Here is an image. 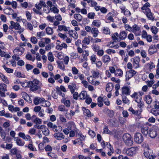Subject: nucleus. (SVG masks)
I'll return each instance as SVG.
<instances>
[{"label": "nucleus", "instance_id": "49", "mask_svg": "<svg viewBox=\"0 0 159 159\" xmlns=\"http://www.w3.org/2000/svg\"><path fill=\"white\" fill-rule=\"evenodd\" d=\"M58 109L59 111H68V109L66 108L65 106L62 105H59Z\"/></svg>", "mask_w": 159, "mask_h": 159}, {"label": "nucleus", "instance_id": "6", "mask_svg": "<svg viewBox=\"0 0 159 159\" xmlns=\"http://www.w3.org/2000/svg\"><path fill=\"white\" fill-rule=\"evenodd\" d=\"M134 140L136 143L140 144L143 141V138L141 133H137L134 136Z\"/></svg>", "mask_w": 159, "mask_h": 159}, {"label": "nucleus", "instance_id": "33", "mask_svg": "<svg viewBox=\"0 0 159 159\" xmlns=\"http://www.w3.org/2000/svg\"><path fill=\"white\" fill-rule=\"evenodd\" d=\"M22 98L26 101L30 102L29 100L30 99V97L25 92H22L21 93Z\"/></svg>", "mask_w": 159, "mask_h": 159}, {"label": "nucleus", "instance_id": "46", "mask_svg": "<svg viewBox=\"0 0 159 159\" xmlns=\"http://www.w3.org/2000/svg\"><path fill=\"white\" fill-rule=\"evenodd\" d=\"M74 17L79 22L81 21L82 19V16L79 14H75L74 15Z\"/></svg>", "mask_w": 159, "mask_h": 159}, {"label": "nucleus", "instance_id": "42", "mask_svg": "<svg viewBox=\"0 0 159 159\" xmlns=\"http://www.w3.org/2000/svg\"><path fill=\"white\" fill-rule=\"evenodd\" d=\"M13 11V10L11 7L6 8L3 10L4 13L7 15L11 14Z\"/></svg>", "mask_w": 159, "mask_h": 159}, {"label": "nucleus", "instance_id": "5", "mask_svg": "<svg viewBox=\"0 0 159 159\" xmlns=\"http://www.w3.org/2000/svg\"><path fill=\"white\" fill-rule=\"evenodd\" d=\"M139 148L137 147H132L126 150L125 153L128 156H132L136 153Z\"/></svg>", "mask_w": 159, "mask_h": 159}, {"label": "nucleus", "instance_id": "11", "mask_svg": "<svg viewBox=\"0 0 159 159\" xmlns=\"http://www.w3.org/2000/svg\"><path fill=\"white\" fill-rule=\"evenodd\" d=\"M25 49L22 47H18L16 48L13 51L14 53L17 55H21L24 52Z\"/></svg>", "mask_w": 159, "mask_h": 159}, {"label": "nucleus", "instance_id": "40", "mask_svg": "<svg viewBox=\"0 0 159 159\" xmlns=\"http://www.w3.org/2000/svg\"><path fill=\"white\" fill-rule=\"evenodd\" d=\"M7 85L4 83H0V91H2L3 92H5L7 91Z\"/></svg>", "mask_w": 159, "mask_h": 159}, {"label": "nucleus", "instance_id": "20", "mask_svg": "<svg viewBox=\"0 0 159 159\" xmlns=\"http://www.w3.org/2000/svg\"><path fill=\"white\" fill-rule=\"evenodd\" d=\"M128 111L131 112L133 114L136 116H139L141 113V111L140 110H135L132 107H129Z\"/></svg>", "mask_w": 159, "mask_h": 159}, {"label": "nucleus", "instance_id": "1", "mask_svg": "<svg viewBox=\"0 0 159 159\" xmlns=\"http://www.w3.org/2000/svg\"><path fill=\"white\" fill-rule=\"evenodd\" d=\"M16 82L17 83V84H20L24 87L30 88V90L33 92L36 91L40 88V86L38 85L40 81L37 79H34L32 81H30L28 82L16 81Z\"/></svg>", "mask_w": 159, "mask_h": 159}, {"label": "nucleus", "instance_id": "35", "mask_svg": "<svg viewBox=\"0 0 159 159\" xmlns=\"http://www.w3.org/2000/svg\"><path fill=\"white\" fill-rule=\"evenodd\" d=\"M83 110L84 113L86 114V116L88 117H91L93 116V114L91 113L89 110L84 107H83Z\"/></svg>", "mask_w": 159, "mask_h": 159}, {"label": "nucleus", "instance_id": "32", "mask_svg": "<svg viewBox=\"0 0 159 159\" xmlns=\"http://www.w3.org/2000/svg\"><path fill=\"white\" fill-rule=\"evenodd\" d=\"M130 93L129 89L127 87H123L122 88V95L125 94L129 95Z\"/></svg>", "mask_w": 159, "mask_h": 159}, {"label": "nucleus", "instance_id": "50", "mask_svg": "<svg viewBox=\"0 0 159 159\" xmlns=\"http://www.w3.org/2000/svg\"><path fill=\"white\" fill-rule=\"evenodd\" d=\"M96 16L95 14L93 12H91L87 14V17L88 18L93 19L95 18V17Z\"/></svg>", "mask_w": 159, "mask_h": 159}, {"label": "nucleus", "instance_id": "39", "mask_svg": "<svg viewBox=\"0 0 159 159\" xmlns=\"http://www.w3.org/2000/svg\"><path fill=\"white\" fill-rule=\"evenodd\" d=\"M113 86L112 84L109 83L106 85V90L107 92H110L112 90Z\"/></svg>", "mask_w": 159, "mask_h": 159}, {"label": "nucleus", "instance_id": "38", "mask_svg": "<svg viewBox=\"0 0 159 159\" xmlns=\"http://www.w3.org/2000/svg\"><path fill=\"white\" fill-rule=\"evenodd\" d=\"M122 101L124 103L129 104V100L126 97V96L124 94H123L122 95Z\"/></svg>", "mask_w": 159, "mask_h": 159}, {"label": "nucleus", "instance_id": "24", "mask_svg": "<svg viewBox=\"0 0 159 159\" xmlns=\"http://www.w3.org/2000/svg\"><path fill=\"white\" fill-rule=\"evenodd\" d=\"M61 102L63 103L64 105L67 107H69L70 106V102L69 100H66L65 98H62L61 100Z\"/></svg>", "mask_w": 159, "mask_h": 159}, {"label": "nucleus", "instance_id": "37", "mask_svg": "<svg viewBox=\"0 0 159 159\" xmlns=\"http://www.w3.org/2000/svg\"><path fill=\"white\" fill-rule=\"evenodd\" d=\"M87 93L85 91H82L79 94V97L81 100L85 99L87 97Z\"/></svg>", "mask_w": 159, "mask_h": 159}, {"label": "nucleus", "instance_id": "60", "mask_svg": "<svg viewBox=\"0 0 159 159\" xmlns=\"http://www.w3.org/2000/svg\"><path fill=\"white\" fill-rule=\"evenodd\" d=\"M82 43L87 45L89 44L90 43L89 39L88 37H85L82 41Z\"/></svg>", "mask_w": 159, "mask_h": 159}, {"label": "nucleus", "instance_id": "4", "mask_svg": "<svg viewBox=\"0 0 159 159\" xmlns=\"http://www.w3.org/2000/svg\"><path fill=\"white\" fill-rule=\"evenodd\" d=\"M124 141L126 145L131 146L133 143L132 138L131 135L129 134H125L123 136Z\"/></svg>", "mask_w": 159, "mask_h": 159}, {"label": "nucleus", "instance_id": "2", "mask_svg": "<svg viewBox=\"0 0 159 159\" xmlns=\"http://www.w3.org/2000/svg\"><path fill=\"white\" fill-rule=\"evenodd\" d=\"M131 97L134 99V101L137 103V106L140 108L143 107L144 103L142 100V94L140 92H134L130 96Z\"/></svg>", "mask_w": 159, "mask_h": 159}, {"label": "nucleus", "instance_id": "63", "mask_svg": "<svg viewBox=\"0 0 159 159\" xmlns=\"http://www.w3.org/2000/svg\"><path fill=\"white\" fill-rule=\"evenodd\" d=\"M156 52L155 49L153 47H150L148 50V53L150 55L153 54Z\"/></svg>", "mask_w": 159, "mask_h": 159}, {"label": "nucleus", "instance_id": "59", "mask_svg": "<svg viewBox=\"0 0 159 159\" xmlns=\"http://www.w3.org/2000/svg\"><path fill=\"white\" fill-rule=\"evenodd\" d=\"M2 67L8 73H12L13 72V70L12 69L7 68L4 65H3Z\"/></svg>", "mask_w": 159, "mask_h": 159}, {"label": "nucleus", "instance_id": "28", "mask_svg": "<svg viewBox=\"0 0 159 159\" xmlns=\"http://www.w3.org/2000/svg\"><path fill=\"white\" fill-rule=\"evenodd\" d=\"M123 74V72L122 70L120 69H116V71L115 73V75L117 77H121Z\"/></svg>", "mask_w": 159, "mask_h": 159}, {"label": "nucleus", "instance_id": "30", "mask_svg": "<svg viewBox=\"0 0 159 159\" xmlns=\"http://www.w3.org/2000/svg\"><path fill=\"white\" fill-rule=\"evenodd\" d=\"M0 77L4 83L7 84H9V81L7 77L1 72H0Z\"/></svg>", "mask_w": 159, "mask_h": 159}, {"label": "nucleus", "instance_id": "43", "mask_svg": "<svg viewBox=\"0 0 159 159\" xmlns=\"http://www.w3.org/2000/svg\"><path fill=\"white\" fill-rule=\"evenodd\" d=\"M104 100L103 98L101 97H99L98 98V105L99 107H101L103 105V102H104Z\"/></svg>", "mask_w": 159, "mask_h": 159}, {"label": "nucleus", "instance_id": "27", "mask_svg": "<svg viewBox=\"0 0 159 159\" xmlns=\"http://www.w3.org/2000/svg\"><path fill=\"white\" fill-rule=\"evenodd\" d=\"M89 51L88 50H84L82 53V57L83 59L87 61L88 59L87 57L89 55Z\"/></svg>", "mask_w": 159, "mask_h": 159}, {"label": "nucleus", "instance_id": "34", "mask_svg": "<svg viewBox=\"0 0 159 159\" xmlns=\"http://www.w3.org/2000/svg\"><path fill=\"white\" fill-rule=\"evenodd\" d=\"M62 129V127L61 126H57L56 125H54L52 130L56 132H61Z\"/></svg>", "mask_w": 159, "mask_h": 159}, {"label": "nucleus", "instance_id": "47", "mask_svg": "<svg viewBox=\"0 0 159 159\" xmlns=\"http://www.w3.org/2000/svg\"><path fill=\"white\" fill-rule=\"evenodd\" d=\"M102 31L103 33L106 34H108L110 33V30L108 27H103Z\"/></svg>", "mask_w": 159, "mask_h": 159}, {"label": "nucleus", "instance_id": "25", "mask_svg": "<svg viewBox=\"0 0 159 159\" xmlns=\"http://www.w3.org/2000/svg\"><path fill=\"white\" fill-rule=\"evenodd\" d=\"M144 100L146 103L148 104H150L152 102V99L149 95H147L144 97Z\"/></svg>", "mask_w": 159, "mask_h": 159}, {"label": "nucleus", "instance_id": "58", "mask_svg": "<svg viewBox=\"0 0 159 159\" xmlns=\"http://www.w3.org/2000/svg\"><path fill=\"white\" fill-rule=\"evenodd\" d=\"M103 133L109 134H111V132L109 130L108 127L107 126H105L104 127Z\"/></svg>", "mask_w": 159, "mask_h": 159}, {"label": "nucleus", "instance_id": "31", "mask_svg": "<svg viewBox=\"0 0 159 159\" xmlns=\"http://www.w3.org/2000/svg\"><path fill=\"white\" fill-rule=\"evenodd\" d=\"M44 127H42L41 129L43 132L44 135L45 136H47L49 135V131L48 128H46V126L44 125Z\"/></svg>", "mask_w": 159, "mask_h": 159}, {"label": "nucleus", "instance_id": "36", "mask_svg": "<svg viewBox=\"0 0 159 159\" xmlns=\"http://www.w3.org/2000/svg\"><path fill=\"white\" fill-rule=\"evenodd\" d=\"M67 47V44L65 43H62L61 44L57 45L56 46V49L57 50H61L63 48H66Z\"/></svg>", "mask_w": 159, "mask_h": 159}, {"label": "nucleus", "instance_id": "16", "mask_svg": "<svg viewBox=\"0 0 159 159\" xmlns=\"http://www.w3.org/2000/svg\"><path fill=\"white\" fill-rule=\"evenodd\" d=\"M91 32V34L93 35V37L94 38L97 37L99 33V31L98 29L95 27L92 28V30Z\"/></svg>", "mask_w": 159, "mask_h": 159}, {"label": "nucleus", "instance_id": "41", "mask_svg": "<svg viewBox=\"0 0 159 159\" xmlns=\"http://www.w3.org/2000/svg\"><path fill=\"white\" fill-rule=\"evenodd\" d=\"M119 34L117 32L111 34V38L114 41H116L118 39Z\"/></svg>", "mask_w": 159, "mask_h": 159}, {"label": "nucleus", "instance_id": "23", "mask_svg": "<svg viewBox=\"0 0 159 159\" xmlns=\"http://www.w3.org/2000/svg\"><path fill=\"white\" fill-rule=\"evenodd\" d=\"M68 128L70 130H75L76 129V125L73 121H70L68 122Z\"/></svg>", "mask_w": 159, "mask_h": 159}, {"label": "nucleus", "instance_id": "12", "mask_svg": "<svg viewBox=\"0 0 159 159\" xmlns=\"http://www.w3.org/2000/svg\"><path fill=\"white\" fill-rule=\"evenodd\" d=\"M45 99L43 98L37 97L34 98L33 100L34 103L35 105H37L39 103H43Z\"/></svg>", "mask_w": 159, "mask_h": 159}, {"label": "nucleus", "instance_id": "29", "mask_svg": "<svg viewBox=\"0 0 159 159\" xmlns=\"http://www.w3.org/2000/svg\"><path fill=\"white\" fill-rule=\"evenodd\" d=\"M58 30L60 31L64 30L65 31H68L69 29V28L66 27L64 25H58Z\"/></svg>", "mask_w": 159, "mask_h": 159}, {"label": "nucleus", "instance_id": "62", "mask_svg": "<svg viewBox=\"0 0 159 159\" xmlns=\"http://www.w3.org/2000/svg\"><path fill=\"white\" fill-rule=\"evenodd\" d=\"M125 77L126 80V81L129 80L130 78L132 77V76L131 75L130 73H129V71L126 72Z\"/></svg>", "mask_w": 159, "mask_h": 159}, {"label": "nucleus", "instance_id": "22", "mask_svg": "<svg viewBox=\"0 0 159 159\" xmlns=\"http://www.w3.org/2000/svg\"><path fill=\"white\" fill-rule=\"evenodd\" d=\"M111 58L108 55H105L102 57V61L103 62L106 64H107L110 61Z\"/></svg>", "mask_w": 159, "mask_h": 159}, {"label": "nucleus", "instance_id": "21", "mask_svg": "<svg viewBox=\"0 0 159 159\" xmlns=\"http://www.w3.org/2000/svg\"><path fill=\"white\" fill-rule=\"evenodd\" d=\"M127 35V34L125 32L122 31L119 34V38L120 40H123L126 38Z\"/></svg>", "mask_w": 159, "mask_h": 159}, {"label": "nucleus", "instance_id": "44", "mask_svg": "<svg viewBox=\"0 0 159 159\" xmlns=\"http://www.w3.org/2000/svg\"><path fill=\"white\" fill-rule=\"evenodd\" d=\"M48 60L51 62L54 61V58L52 53V52H49L48 54Z\"/></svg>", "mask_w": 159, "mask_h": 159}, {"label": "nucleus", "instance_id": "8", "mask_svg": "<svg viewBox=\"0 0 159 159\" xmlns=\"http://www.w3.org/2000/svg\"><path fill=\"white\" fill-rule=\"evenodd\" d=\"M11 25L9 27V29L10 30L14 29L15 30H17L20 29L21 26L20 24L18 22H15L12 21L10 22Z\"/></svg>", "mask_w": 159, "mask_h": 159}, {"label": "nucleus", "instance_id": "7", "mask_svg": "<svg viewBox=\"0 0 159 159\" xmlns=\"http://www.w3.org/2000/svg\"><path fill=\"white\" fill-rule=\"evenodd\" d=\"M132 29L131 32L134 33L136 36H137L140 35L141 30L140 27L138 25L136 24L132 26Z\"/></svg>", "mask_w": 159, "mask_h": 159}, {"label": "nucleus", "instance_id": "14", "mask_svg": "<svg viewBox=\"0 0 159 159\" xmlns=\"http://www.w3.org/2000/svg\"><path fill=\"white\" fill-rule=\"evenodd\" d=\"M54 137L57 140H61L65 138L64 135L60 132H56L53 135Z\"/></svg>", "mask_w": 159, "mask_h": 159}, {"label": "nucleus", "instance_id": "61", "mask_svg": "<svg viewBox=\"0 0 159 159\" xmlns=\"http://www.w3.org/2000/svg\"><path fill=\"white\" fill-rule=\"evenodd\" d=\"M33 122L35 124H40L42 123V120L38 118H36L33 120Z\"/></svg>", "mask_w": 159, "mask_h": 159}, {"label": "nucleus", "instance_id": "3", "mask_svg": "<svg viewBox=\"0 0 159 159\" xmlns=\"http://www.w3.org/2000/svg\"><path fill=\"white\" fill-rule=\"evenodd\" d=\"M159 132V127L156 125H154L148 130L149 136L152 138H155L156 137Z\"/></svg>", "mask_w": 159, "mask_h": 159}, {"label": "nucleus", "instance_id": "15", "mask_svg": "<svg viewBox=\"0 0 159 159\" xmlns=\"http://www.w3.org/2000/svg\"><path fill=\"white\" fill-rule=\"evenodd\" d=\"M68 33L70 37H73L74 39H76L78 37V35L77 32L75 30H69L68 31Z\"/></svg>", "mask_w": 159, "mask_h": 159}, {"label": "nucleus", "instance_id": "57", "mask_svg": "<svg viewBox=\"0 0 159 159\" xmlns=\"http://www.w3.org/2000/svg\"><path fill=\"white\" fill-rule=\"evenodd\" d=\"M99 75V71L97 70L93 71L92 72V75L93 77L94 78L98 77Z\"/></svg>", "mask_w": 159, "mask_h": 159}, {"label": "nucleus", "instance_id": "10", "mask_svg": "<svg viewBox=\"0 0 159 159\" xmlns=\"http://www.w3.org/2000/svg\"><path fill=\"white\" fill-rule=\"evenodd\" d=\"M133 65L134 69L139 68L140 67V59L139 57H134L133 59Z\"/></svg>", "mask_w": 159, "mask_h": 159}, {"label": "nucleus", "instance_id": "56", "mask_svg": "<svg viewBox=\"0 0 159 159\" xmlns=\"http://www.w3.org/2000/svg\"><path fill=\"white\" fill-rule=\"evenodd\" d=\"M26 59L30 61H34L35 60V58H33L32 55L29 53L27 54L25 56Z\"/></svg>", "mask_w": 159, "mask_h": 159}, {"label": "nucleus", "instance_id": "18", "mask_svg": "<svg viewBox=\"0 0 159 159\" xmlns=\"http://www.w3.org/2000/svg\"><path fill=\"white\" fill-rule=\"evenodd\" d=\"M25 147H27L30 151H37V149L33 145L32 141V140L30 142L28 145H26Z\"/></svg>", "mask_w": 159, "mask_h": 159}, {"label": "nucleus", "instance_id": "54", "mask_svg": "<svg viewBox=\"0 0 159 159\" xmlns=\"http://www.w3.org/2000/svg\"><path fill=\"white\" fill-rule=\"evenodd\" d=\"M90 60L92 64L95 63L96 61V56L93 54L90 57Z\"/></svg>", "mask_w": 159, "mask_h": 159}, {"label": "nucleus", "instance_id": "9", "mask_svg": "<svg viewBox=\"0 0 159 159\" xmlns=\"http://www.w3.org/2000/svg\"><path fill=\"white\" fill-rule=\"evenodd\" d=\"M115 16V14L113 12H110L108 13L106 16L107 21H106V23H110L108 21L110 20L112 22H114V19L113 17Z\"/></svg>", "mask_w": 159, "mask_h": 159}, {"label": "nucleus", "instance_id": "13", "mask_svg": "<svg viewBox=\"0 0 159 159\" xmlns=\"http://www.w3.org/2000/svg\"><path fill=\"white\" fill-rule=\"evenodd\" d=\"M144 14L146 15L149 20L153 21L155 20L154 14L152 13L151 10L147 12H145V13Z\"/></svg>", "mask_w": 159, "mask_h": 159}, {"label": "nucleus", "instance_id": "53", "mask_svg": "<svg viewBox=\"0 0 159 159\" xmlns=\"http://www.w3.org/2000/svg\"><path fill=\"white\" fill-rule=\"evenodd\" d=\"M58 67L61 70H65V66L62 61L58 62H57Z\"/></svg>", "mask_w": 159, "mask_h": 159}, {"label": "nucleus", "instance_id": "55", "mask_svg": "<svg viewBox=\"0 0 159 159\" xmlns=\"http://www.w3.org/2000/svg\"><path fill=\"white\" fill-rule=\"evenodd\" d=\"M148 128L147 127L142 128L141 129L142 133L144 135H147L148 134Z\"/></svg>", "mask_w": 159, "mask_h": 159}, {"label": "nucleus", "instance_id": "48", "mask_svg": "<svg viewBox=\"0 0 159 159\" xmlns=\"http://www.w3.org/2000/svg\"><path fill=\"white\" fill-rule=\"evenodd\" d=\"M46 31L47 34L48 35H52L53 33V31L52 28L49 27L46 28Z\"/></svg>", "mask_w": 159, "mask_h": 159}, {"label": "nucleus", "instance_id": "51", "mask_svg": "<svg viewBox=\"0 0 159 159\" xmlns=\"http://www.w3.org/2000/svg\"><path fill=\"white\" fill-rule=\"evenodd\" d=\"M151 29L152 33L154 35L156 34L158 32V29L155 26H152Z\"/></svg>", "mask_w": 159, "mask_h": 159}, {"label": "nucleus", "instance_id": "19", "mask_svg": "<svg viewBox=\"0 0 159 159\" xmlns=\"http://www.w3.org/2000/svg\"><path fill=\"white\" fill-rule=\"evenodd\" d=\"M101 24V21L99 20H93L92 23V25L97 28L100 27Z\"/></svg>", "mask_w": 159, "mask_h": 159}, {"label": "nucleus", "instance_id": "52", "mask_svg": "<svg viewBox=\"0 0 159 159\" xmlns=\"http://www.w3.org/2000/svg\"><path fill=\"white\" fill-rule=\"evenodd\" d=\"M0 56L1 57H4L6 58H10L11 56L7 53H6L5 52L2 51L0 53Z\"/></svg>", "mask_w": 159, "mask_h": 159}, {"label": "nucleus", "instance_id": "64", "mask_svg": "<svg viewBox=\"0 0 159 159\" xmlns=\"http://www.w3.org/2000/svg\"><path fill=\"white\" fill-rule=\"evenodd\" d=\"M50 10L54 13H57L59 12L58 9L55 7L50 8Z\"/></svg>", "mask_w": 159, "mask_h": 159}, {"label": "nucleus", "instance_id": "45", "mask_svg": "<svg viewBox=\"0 0 159 159\" xmlns=\"http://www.w3.org/2000/svg\"><path fill=\"white\" fill-rule=\"evenodd\" d=\"M151 112L155 116L159 115V110L154 108H152L151 109Z\"/></svg>", "mask_w": 159, "mask_h": 159}, {"label": "nucleus", "instance_id": "26", "mask_svg": "<svg viewBox=\"0 0 159 159\" xmlns=\"http://www.w3.org/2000/svg\"><path fill=\"white\" fill-rule=\"evenodd\" d=\"M68 88L70 90L71 93H73L76 88V85L74 83H70V84L68 85Z\"/></svg>", "mask_w": 159, "mask_h": 159}, {"label": "nucleus", "instance_id": "17", "mask_svg": "<svg viewBox=\"0 0 159 159\" xmlns=\"http://www.w3.org/2000/svg\"><path fill=\"white\" fill-rule=\"evenodd\" d=\"M14 140L16 142V144L19 146H23L25 144L24 141L18 137L15 138Z\"/></svg>", "mask_w": 159, "mask_h": 159}]
</instances>
